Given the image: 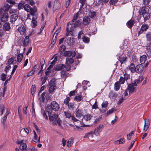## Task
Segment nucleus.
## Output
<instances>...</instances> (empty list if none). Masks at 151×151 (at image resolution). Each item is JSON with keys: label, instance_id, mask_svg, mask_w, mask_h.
Instances as JSON below:
<instances>
[{"label": "nucleus", "instance_id": "ddd939ff", "mask_svg": "<svg viewBox=\"0 0 151 151\" xmlns=\"http://www.w3.org/2000/svg\"><path fill=\"white\" fill-rule=\"evenodd\" d=\"M91 21V19L88 17L86 16H85L83 20V24L85 25L89 24Z\"/></svg>", "mask_w": 151, "mask_h": 151}, {"label": "nucleus", "instance_id": "052dcab7", "mask_svg": "<svg viewBox=\"0 0 151 151\" xmlns=\"http://www.w3.org/2000/svg\"><path fill=\"white\" fill-rule=\"evenodd\" d=\"M146 37L147 40L148 41H150L151 40V33L148 32L146 35Z\"/></svg>", "mask_w": 151, "mask_h": 151}, {"label": "nucleus", "instance_id": "49530a36", "mask_svg": "<svg viewBox=\"0 0 151 151\" xmlns=\"http://www.w3.org/2000/svg\"><path fill=\"white\" fill-rule=\"evenodd\" d=\"M125 80H126L123 77L121 76L119 79V83H120L121 84H123L124 83Z\"/></svg>", "mask_w": 151, "mask_h": 151}, {"label": "nucleus", "instance_id": "e433bc0d", "mask_svg": "<svg viewBox=\"0 0 151 151\" xmlns=\"http://www.w3.org/2000/svg\"><path fill=\"white\" fill-rule=\"evenodd\" d=\"M142 15L145 21L147 20L150 18L149 14L146 12Z\"/></svg>", "mask_w": 151, "mask_h": 151}, {"label": "nucleus", "instance_id": "c85d7f7f", "mask_svg": "<svg viewBox=\"0 0 151 151\" xmlns=\"http://www.w3.org/2000/svg\"><path fill=\"white\" fill-rule=\"evenodd\" d=\"M36 17H33L32 18V27H35L37 25V22L36 20Z\"/></svg>", "mask_w": 151, "mask_h": 151}, {"label": "nucleus", "instance_id": "603ef678", "mask_svg": "<svg viewBox=\"0 0 151 151\" xmlns=\"http://www.w3.org/2000/svg\"><path fill=\"white\" fill-rule=\"evenodd\" d=\"M108 104V101H104L101 104L102 107L103 108H106Z\"/></svg>", "mask_w": 151, "mask_h": 151}, {"label": "nucleus", "instance_id": "a19ab883", "mask_svg": "<svg viewBox=\"0 0 151 151\" xmlns=\"http://www.w3.org/2000/svg\"><path fill=\"white\" fill-rule=\"evenodd\" d=\"M65 46L63 45H61L59 48V51L61 53H63L65 51Z\"/></svg>", "mask_w": 151, "mask_h": 151}, {"label": "nucleus", "instance_id": "a18cd8bd", "mask_svg": "<svg viewBox=\"0 0 151 151\" xmlns=\"http://www.w3.org/2000/svg\"><path fill=\"white\" fill-rule=\"evenodd\" d=\"M7 75L4 73H2L0 76L1 79L3 81H5Z\"/></svg>", "mask_w": 151, "mask_h": 151}, {"label": "nucleus", "instance_id": "0e129e2a", "mask_svg": "<svg viewBox=\"0 0 151 151\" xmlns=\"http://www.w3.org/2000/svg\"><path fill=\"white\" fill-rule=\"evenodd\" d=\"M132 60L133 62H136L137 61V56L135 55H133L132 56Z\"/></svg>", "mask_w": 151, "mask_h": 151}, {"label": "nucleus", "instance_id": "9b49d317", "mask_svg": "<svg viewBox=\"0 0 151 151\" xmlns=\"http://www.w3.org/2000/svg\"><path fill=\"white\" fill-rule=\"evenodd\" d=\"M75 114L77 117L81 118L83 117V113L82 110L78 109L76 111Z\"/></svg>", "mask_w": 151, "mask_h": 151}, {"label": "nucleus", "instance_id": "5701e85b", "mask_svg": "<svg viewBox=\"0 0 151 151\" xmlns=\"http://www.w3.org/2000/svg\"><path fill=\"white\" fill-rule=\"evenodd\" d=\"M68 109L71 110H73L75 108V104L74 102H70L67 106Z\"/></svg>", "mask_w": 151, "mask_h": 151}, {"label": "nucleus", "instance_id": "8fccbe9b", "mask_svg": "<svg viewBox=\"0 0 151 151\" xmlns=\"http://www.w3.org/2000/svg\"><path fill=\"white\" fill-rule=\"evenodd\" d=\"M126 59L127 58L126 57L120 58L119 57V60L120 61L121 64H122V63L125 62Z\"/></svg>", "mask_w": 151, "mask_h": 151}, {"label": "nucleus", "instance_id": "f8f14e48", "mask_svg": "<svg viewBox=\"0 0 151 151\" xmlns=\"http://www.w3.org/2000/svg\"><path fill=\"white\" fill-rule=\"evenodd\" d=\"M18 31L21 35H24L26 31L25 27L23 24H22L18 28Z\"/></svg>", "mask_w": 151, "mask_h": 151}, {"label": "nucleus", "instance_id": "4be33fe9", "mask_svg": "<svg viewBox=\"0 0 151 151\" xmlns=\"http://www.w3.org/2000/svg\"><path fill=\"white\" fill-rule=\"evenodd\" d=\"M10 28V26L9 22H6L3 26V29L5 31H9Z\"/></svg>", "mask_w": 151, "mask_h": 151}, {"label": "nucleus", "instance_id": "f257e3e1", "mask_svg": "<svg viewBox=\"0 0 151 151\" xmlns=\"http://www.w3.org/2000/svg\"><path fill=\"white\" fill-rule=\"evenodd\" d=\"M59 109L60 106L59 104L55 101H52L51 102L50 105L46 108V111L49 115L52 113V111H58Z\"/></svg>", "mask_w": 151, "mask_h": 151}, {"label": "nucleus", "instance_id": "09e8293b", "mask_svg": "<svg viewBox=\"0 0 151 151\" xmlns=\"http://www.w3.org/2000/svg\"><path fill=\"white\" fill-rule=\"evenodd\" d=\"M39 68V65H36L34 66L32 70H33V72L35 73V72H36L38 70Z\"/></svg>", "mask_w": 151, "mask_h": 151}, {"label": "nucleus", "instance_id": "de8ad7c7", "mask_svg": "<svg viewBox=\"0 0 151 151\" xmlns=\"http://www.w3.org/2000/svg\"><path fill=\"white\" fill-rule=\"evenodd\" d=\"M5 107L3 104L1 105L0 106V112H1L0 115L2 116L3 114V112L4 111Z\"/></svg>", "mask_w": 151, "mask_h": 151}, {"label": "nucleus", "instance_id": "338daca9", "mask_svg": "<svg viewBox=\"0 0 151 151\" xmlns=\"http://www.w3.org/2000/svg\"><path fill=\"white\" fill-rule=\"evenodd\" d=\"M57 37V35H55V38H54V36L53 37L52 41L51 42V44L53 45L55 44L56 42Z\"/></svg>", "mask_w": 151, "mask_h": 151}, {"label": "nucleus", "instance_id": "58836bf2", "mask_svg": "<svg viewBox=\"0 0 151 151\" xmlns=\"http://www.w3.org/2000/svg\"><path fill=\"white\" fill-rule=\"evenodd\" d=\"M36 86L35 85H32L31 87V93L32 94V95H33L36 91Z\"/></svg>", "mask_w": 151, "mask_h": 151}, {"label": "nucleus", "instance_id": "1a4fd4ad", "mask_svg": "<svg viewBox=\"0 0 151 151\" xmlns=\"http://www.w3.org/2000/svg\"><path fill=\"white\" fill-rule=\"evenodd\" d=\"M144 66L141 64H139L137 65L136 66V71L135 72L138 73H141L143 70Z\"/></svg>", "mask_w": 151, "mask_h": 151}, {"label": "nucleus", "instance_id": "473e14b6", "mask_svg": "<svg viewBox=\"0 0 151 151\" xmlns=\"http://www.w3.org/2000/svg\"><path fill=\"white\" fill-rule=\"evenodd\" d=\"M32 8L28 4H26L24 5V9L28 12H29L31 10Z\"/></svg>", "mask_w": 151, "mask_h": 151}, {"label": "nucleus", "instance_id": "0eeeda50", "mask_svg": "<svg viewBox=\"0 0 151 151\" xmlns=\"http://www.w3.org/2000/svg\"><path fill=\"white\" fill-rule=\"evenodd\" d=\"M149 28V26L146 24H143L141 28L140 29L138 32V36L142 34L143 32L146 31Z\"/></svg>", "mask_w": 151, "mask_h": 151}, {"label": "nucleus", "instance_id": "dca6fc26", "mask_svg": "<svg viewBox=\"0 0 151 151\" xmlns=\"http://www.w3.org/2000/svg\"><path fill=\"white\" fill-rule=\"evenodd\" d=\"M117 96V93L113 91H111L109 93V96L111 99H114Z\"/></svg>", "mask_w": 151, "mask_h": 151}, {"label": "nucleus", "instance_id": "79ce46f5", "mask_svg": "<svg viewBox=\"0 0 151 151\" xmlns=\"http://www.w3.org/2000/svg\"><path fill=\"white\" fill-rule=\"evenodd\" d=\"M64 113L66 118L70 119V118H71L72 116L70 112L69 111H65Z\"/></svg>", "mask_w": 151, "mask_h": 151}, {"label": "nucleus", "instance_id": "a211bd4d", "mask_svg": "<svg viewBox=\"0 0 151 151\" xmlns=\"http://www.w3.org/2000/svg\"><path fill=\"white\" fill-rule=\"evenodd\" d=\"M29 41V37L28 36L25 37L23 43V46L24 47L27 46L28 45Z\"/></svg>", "mask_w": 151, "mask_h": 151}, {"label": "nucleus", "instance_id": "c9c22d12", "mask_svg": "<svg viewBox=\"0 0 151 151\" xmlns=\"http://www.w3.org/2000/svg\"><path fill=\"white\" fill-rule=\"evenodd\" d=\"M41 113L43 115V117L46 119H48V118L47 115L45 112L44 109H41Z\"/></svg>", "mask_w": 151, "mask_h": 151}, {"label": "nucleus", "instance_id": "b1692460", "mask_svg": "<svg viewBox=\"0 0 151 151\" xmlns=\"http://www.w3.org/2000/svg\"><path fill=\"white\" fill-rule=\"evenodd\" d=\"M147 57L146 55H143L141 56L140 58V61L141 63V64H143L145 63L146 59Z\"/></svg>", "mask_w": 151, "mask_h": 151}, {"label": "nucleus", "instance_id": "f3484780", "mask_svg": "<svg viewBox=\"0 0 151 151\" xmlns=\"http://www.w3.org/2000/svg\"><path fill=\"white\" fill-rule=\"evenodd\" d=\"M144 79V78L142 76H140L138 78L134 81V82L133 83H136L137 85L140 83Z\"/></svg>", "mask_w": 151, "mask_h": 151}, {"label": "nucleus", "instance_id": "9d476101", "mask_svg": "<svg viewBox=\"0 0 151 151\" xmlns=\"http://www.w3.org/2000/svg\"><path fill=\"white\" fill-rule=\"evenodd\" d=\"M18 18V16L17 14H13L10 17V21L11 23L14 24Z\"/></svg>", "mask_w": 151, "mask_h": 151}, {"label": "nucleus", "instance_id": "69168bd1", "mask_svg": "<svg viewBox=\"0 0 151 151\" xmlns=\"http://www.w3.org/2000/svg\"><path fill=\"white\" fill-rule=\"evenodd\" d=\"M40 136L39 138L38 139H37V135H34V139L35 140V141H34V142H40Z\"/></svg>", "mask_w": 151, "mask_h": 151}, {"label": "nucleus", "instance_id": "3c124183", "mask_svg": "<svg viewBox=\"0 0 151 151\" xmlns=\"http://www.w3.org/2000/svg\"><path fill=\"white\" fill-rule=\"evenodd\" d=\"M146 12V10L145 8L143 7L141 10L139 11V14L140 15H143L145 12Z\"/></svg>", "mask_w": 151, "mask_h": 151}, {"label": "nucleus", "instance_id": "4468645a", "mask_svg": "<svg viewBox=\"0 0 151 151\" xmlns=\"http://www.w3.org/2000/svg\"><path fill=\"white\" fill-rule=\"evenodd\" d=\"M150 122L149 119H145L144 128L143 129L144 132H145L148 129L149 127Z\"/></svg>", "mask_w": 151, "mask_h": 151}, {"label": "nucleus", "instance_id": "7c9ffc66", "mask_svg": "<svg viewBox=\"0 0 151 151\" xmlns=\"http://www.w3.org/2000/svg\"><path fill=\"white\" fill-rule=\"evenodd\" d=\"M83 98V96L80 95L76 96L74 98V100L77 102H79L82 100Z\"/></svg>", "mask_w": 151, "mask_h": 151}, {"label": "nucleus", "instance_id": "2f4dec72", "mask_svg": "<svg viewBox=\"0 0 151 151\" xmlns=\"http://www.w3.org/2000/svg\"><path fill=\"white\" fill-rule=\"evenodd\" d=\"M92 117V116L90 114H87L84 116V119L86 121L90 120Z\"/></svg>", "mask_w": 151, "mask_h": 151}, {"label": "nucleus", "instance_id": "6ab92c4d", "mask_svg": "<svg viewBox=\"0 0 151 151\" xmlns=\"http://www.w3.org/2000/svg\"><path fill=\"white\" fill-rule=\"evenodd\" d=\"M129 69L132 73L135 72L136 70V67L134 64L131 63L129 66Z\"/></svg>", "mask_w": 151, "mask_h": 151}, {"label": "nucleus", "instance_id": "ea45409f", "mask_svg": "<svg viewBox=\"0 0 151 151\" xmlns=\"http://www.w3.org/2000/svg\"><path fill=\"white\" fill-rule=\"evenodd\" d=\"M70 101V99L69 97L67 96L66 98L65 99L64 101V104L67 106L68 104L69 103V101Z\"/></svg>", "mask_w": 151, "mask_h": 151}, {"label": "nucleus", "instance_id": "c03bdc74", "mask_svg": "<svg viewBox=\"0 0 151 151\" xmlns=\"http://www.w3.org/2000/svg\"><path fill=\"white\" fill-rule=\"evenodd\" d=\"M66 42L69 45H73V40H71V37H68L67 40Z\"/></svg>", "mask_w": 151, "mask_h": 151}, {"label": "nucleus", "instance_id": "72a5a7b5", "mask_svg": "<svg viewBox=\"0 0 151 151\" xmlns=\"http://www.w3.org/2000/svg\"><path fill=\"white\" fill-rule=\"evenodd\" d=\"M134 131H132L130 133L128 134L127 136V139L128 140H130L132 138V136L134 134Z\"/></svg>", "mask_w": 151, "mask_h": 151}, {"label": "nucleus", "instance_id": "a878e982", "mask_svg": "<svg viewBox=\"0 0 151 151\" xmlns=\"http://www.w3.org/2000/svg\"><path fill=\"white\" fill-rule=\"evenodd\" d=\"M120 84L118 81L115 83L114 85V90L115 91H117L119 90L120 87Z\"/></svg>", "mask_w": 151, "mask_h": 151}, {"label": "nucleus", "instance_id": "864d4df0", "mask_svg": "<svg viewBox=\"0 0 151 151\" xmlns=\"http://www.w3.org/2000/svg\"><path fill=\"white\" fill-rule=\"evenodd\" d=\"M29 12H30V14L31 15H32L33 17H35L37 18V16L36 15H35V11L32 8L31 9V10H30Z\"/></svg>", "mask_w": 151, "mask_h": 151}, {"label": "nucleus", "instance_id": "f03ea898", "mask_svg": "<svg viewBox=\"0 0 151 151\" xmlns=\"http://www.w3.org/2000/svg\"><path fill=\"white\" fill-rule=\"evenodd\" d=\"M51 114H48L49 117V120L50 121H52V125H55L57 123L58 125L60 126H62L61 124V120L58 118V114H54L53 115L50 116Z\"/></svg>", "mask_w": 151, "mask_h": 151}, {"label": "nucleus", "instance_id": "6e6552de", "mask_svg": "<svg viewBox=\"0 0 151 151\" xmlns=\"http://www.w3.org/2000/svg\"><path fill=\"white\" fill-rule=\"evenodd\" d=\"M104 126L103 124L99 126L94 131V133L95 135H97L102 130Z\"/></svg>", "mask_w": 151, "mask_h": 151}, {"label": "nucleus", "instance_id": "39448f33", "mask_svg": "<svg viewBox=\"0 0 151 151\" xmlns=\"http://www.w3.org/2000/svg\"><path fill=\"white\" fill-rule=\"evenodd\" d=\"M76 53L73 50L65 51H64L63 55L64 56H68V57L73 58L75 56Z\"/></svg>", "mask_w": 151, "mask_h": 151}, {"label": "nucleus", "instance_id": "20e7f679", "mask_svg": "<svg viewBox=\"0 0 151 151\" xmlns=\"http://www.w3.org/2000/svg\"><path fill=\"white\" fill-rule=\"evenodd\" d=\"M137 85L135 83L129 84L128 85L127 89L129 93H135L136 92Z\"/></svg>", "mask_w": 151, "mask_h": 151}, {"label": "nucleus", "instance_id": "13d9d810", "mask_svg": "<svg viewBox=\"0 0 151 151\" xmlns=\"http://www.w3.org/2000/svg\"><path fill=\"white\" fill-rule=\"evenodd\" d=\"M7 87L6 86H5L3 88V92H1L0 93V95L2 96L3 97H4L5 94V92L6 91Z\"/></svg>", "mask_w": 151, "mask_h": 151}, {"label": "nucleus", "instance_id": "f704fd0d", "mask_svg": "<svg viewBox=\"0 0 151 151\" xmlns=\"http://www.w3.org/2000/svg\"><path fill=\"white\" fill-rule=\"evenodd\" d=\"M83 42L85 43H88L90 41L89 38L85 36H83L82 37Z\"/></svg>", "mask_w": 151, "mask_h": 151}, {"label": "nucleus", "instance_id": "bf43d9fd", "mask_svg": "<svg viewBox=\"0 0 151 151\" xmlns=\"http://www.w3.org/2000/svg\"><path fill=\"white\" fill-rule=\"evenodd\" d=\"M14 61V59L13 58H11L8 60L7 63L9 65H11L13 63Z\"/></svg>", "mask_w": 151, "mask_h": 151}, {"label": "nucleus", "instance_id": "cd10ccee", "mask_svg": "<svg viewBox=\"0 0 151 151\" xmlns=\"http://www.w3.org/2000/svg\"><path fill=\"white\" fill-rule=\"evenodd\" d=\"M45 92H44L42 93L40 96L39 98V99L40 101L43 102L45 101Z\"/></svg>", "mask_w": 151, "mask_h": 151}, {"label": "nucleus", "instance_id": "bb28decb", "mask_svg": "<svg viewBox=\"0 0 151 151\" xmlns=\"http://www.w3.org/2000/svg\"><path fill=\"white\" fill-rule=\"evenodd\" d=\"M73 142V139L71 137V139H69L67 142V146L68 147H70Z\"/></svg>", "mask_w": 151, "mask_h": 151}, {"label": "nucleus", "instance_id": "e2e57ef3", "mask_svg": "<svg viewBox=\"0 0 151 151\" xmlns=\"http://www.w3.org/2000/svg\"><path fill=\"white\" fill-rule=\"evenodd\" d=\"M115 111L114 109L112 108L111 109L109 110L107 112L106 115L107 116L109 115V114H111L113 112Z\"/></svg>", "mask_w": 151, "mask_h": 151}, {"label": "nucleus", "instance_id": "7ed1b4c3", "mask_svg": "<svg viewBox=\"0 0 151 151\" xmlns=\"http://www.w3.org/2000/svg\"><path fill=\"white\" fill-rule=\"evenodd\" d=\"M56 81L54 80H50L49 82L50 87L49 89L50 93H52L55 92V90L57 89V86L55 85Z\"/></svg>", "mask_w": 151, "mask_h": 151}, {"label": "nucleus", "instance_id": "5fc2aeb1", "mask_svg": "<svg viewBox=\"0 0 151 151\" xmlns=\"http://www.w3.org/2000/svg\"><path fill=\"white\" fill-rule=\"evenodd\" d=\"M24 5L23 4L21 3H19L18 5V8L19 10H21V9L24 8Z\"/></svg>", "mask_w": 151, "mask_h": 151}, {"label": "nucleus", "instance_id": "423d86ee", "mask_svg": "<svg viewBox=\"0 0 151 151\" xmlns=\"http://www.w3.org/2000/svg\"><path fill=\"white\" fill-rule=\"evenodd\" d=\"M8 17V14L7 12H4L0 16V20L2 22H5L7 20Z\"/></svg>", "mask_w": 151, "mask_h": 151}, {"label": "nucleus", "instance_id": "37998d69", "mask_svg": "<svg viewBox=\"0 0 151 151\" xmlns=\"http://www.w3.org/2000/svg\"><path fill=\"white\" fill-rule=\"evenodd\" d=\"M27 147V145L25 143L21 144L19 146L20 149L22 150H24Z\"/></svg>", "mask_w": 151, "mask_h": 151}, {"label": "nucleus", "instance_id": "6e6d98bb", "mask_svg": "<svg viewBox=\"0 0 151 151\" xmlns=\"http://www.w3.org/2000/svg\"><path fill=\"white\" fill-rule=\"evenodd\" d=\"M123 77L126 81H127L130 78V75L129 74H127L126 72L124 73V77Z\"/></svg>", "mask_w": 151, "mask_h": 151}, {"label": "nucleus", "instance_id": "393cba45", "mask_svg": "<svg viewBox=\"0 0 151 151\" xmlns=\"http://www.w3.org/2000/svg\"><path fill=\"white\" fill-rule=\"evenodd\" d=\"M96 12L92 11L90 10L88 12L89 17L91 18L95 17L96 16Z\"/></svg>", "mask_w": 151, "mask_h": 151}, {"label": "nucleus", "instance_id": "680f3d73", "mask_svg": "<svg viewBox=\"0 0 151 151\" xmlns=\"http://www.w3.org/2000/svg\"><path fill=\"white\" fill-rule=\"evenodd\" d=\"M11 67L9 65H8L6 66L5 69V71L6 74L9 70L11 69Z\"/></svg>", "mask_w": 151, "mask_h": 151}, {"label": "nucleus", "instance_id": "412c9836", "mask_svg": "<svg viewBox=\"0 0 151 151\" xmlns=\"http://www.w3.org/2000/svg\"><path fill=\"white\" fill-rule=\"evenodd\" d=\"M134 24V21L133 20L131 19L129 20L127 23V26L129 28L132 27Z\"/></svg>", "mask_w": 151, "mask_h": 151}, {"label": "nucleus", "instance_id": "2eb2a0df", "mask_svg": "<svg viewBox=\"0 0 151 151\" xmlns=\"http://www.w3.org/2000/svg\"><path fill=\"white\" fill-rule=\"evenodd\" d=\"M65 67L64 65L60 64L55 67L54 68V70L55 71L63 70Z\"/></svg>", "mask_w": 151, "mask_h": 151}, {"label": "nucleus", "instance_id": "c756f323", "mask_svg": "<svg viewBox=\"0 0 151 151\" xmlns=\"http://www.w3.org/2000/svg\"><path fill=\"white\" fill-rule=\"evenodd\" d=\"M115 142L117 144H123L125 142L124 139V138H122L119 140L116 141Z\"/></svg>", "mask_w": 151, "mask_h": 151}, {"label": "nucleus", "instance_id": "4c0bfd02", "mask_svg": "<svg viewBox=\"0 0 151 151\" xmlns=\"http://www.w3.org/2000/svg\"><path fill=\"white\" fill-rule=\"evenodd\" d=\"M23 58V54L22 53L19 54L17 56V61L18 62H20L22 60Z\"/></svg>", "mask_w": 151, "mask_h": 151}, {"label": "nucleus", "instance_id": "4d7b16f0", "mask_svg": "<svg viewBox=\"0 0 151 151\" xmlns=\"http://www.w3.org/2000/svg\"><path fill=\"white\" fill-rule=\"evenodd\" d=\"M102 115H101L99 116V117L96 118L94 121V123H96L99 122L101 119Z\"/></svg>", "mask_w": 151, "mask_h": 151}, {"label": "nucleus", "instance_id": "aec40b11", "mask_svg": "<svg viewBox=\"0 0 151 151\" xmlns=\"http://www.w3.org/2000/svg\"><path fill=\"white\" fill-rule=\"evenodd\" d=\"M73 58L67 57L66 58V64L69 65L73 63L74 61Z\"/></svg>", "mask_w": 151, "mask_h": 151}, {"label": "nucleus", "instance_id": "774afa93", "mask_svg": "<svg viewBox=\"0 0 151 151\" xmlns=\"http://www.w3.org/2000/svg\"><path fill=\"white\" fill-rule=\"evenodd\" d=\"M147 55L149 59H151V50H149L147 52Z\"/></svg>", "mask_w": 151, "mask_h": 151}]
</instances>
